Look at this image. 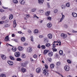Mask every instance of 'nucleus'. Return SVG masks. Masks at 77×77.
<instances>
[{"instance_id":"nucleus-1","label":"nucleus","mask_w":77,"mask_h":77,"mask_svg":"<svg viewBox=\"0 0 77 77\" xmlns=\"http://www.w3.org/2000/svg\"><path fill=\"white\" fill-rule=\"evenodd\" d=\"M42 70L43 71V74L45 75H47V76H48L49 74V73L48 72L49 70L48 69H46L45 67H44L42 69Z\"/></svg>"},{"instance_id":"nucleus-2","label":"nucleus","mask_w":77,"mask_h":77,"mask_svg":"<svg viewBox=\"0 0 77 77\" xmlns=\"http://www.w3.org/2000/svg\"><path fill=\"white\" fill-rule=\"evenodd\" d=\"M61 37L63 38V39H65L66 38H67V35L66 34L63 33H61L60 35Z\"/></svg>"},{"instance_id":"nucleus-3","label":"nucleus","mask_w":77,"mask_h":77,"mask_svg":"<svg viewBox=\"0 0 77 77\" xmlns=\"http://www.w3.org/2000/svg\"><path fill=\"white\" fill-rule=\"evenodd\" d=\"M15 57H19L20 56V53L19 52H16L14 54Z\"/></svg>"},{"instance_id":"nucleus-4","label":"nucleus","mask_w":77,"mask_h":77,"mask_svg":"<svg viewBox=\"0 0 77 77\" xmlns=\"http://www.w3.org/2000/svg\"><path fill=\"white\" fill-rule=\"evenodd\" d=\"M64 69L66 71H68L69 70V67L68 66H66L64 67Z\"/></svg>"},{"instance_id":"nucleus-5","label":"nucleus","mask_w":77,"mask_h":77,"mask_svg":"<svg viewBox=\"0 0 77 77\" xmlns=\"http://www.w3.org/2000/svg\"><path fill=\"white\" fill-rule=\"evenodd\" d=\"M32 51V48L31 47H29L27 49V51L28 52H31Z\"/></svg>"},{"instance_id":"nucleus-6","label":"nucleus","mask_w":77,"mask_h":77,"mask_svg":"<svg viewBox=\"0 0 77 77\" xmlns=\"http://www.w3.org/2000/svg\"><path fill=\"white\" fill-rule=\"evenodd\" d=\"M7 62L10 65H14V63H13V62L12 61H8Z\"/></svg>"},{"instance_id":"nucleus-7","label":"nucleus","mask_w":77,"mask_h":77,"mask_svg":"<svg viewBox=\"0 0 77 77\" xmlns=\"http://www.w3.org/2000/svg\"><path fill=\"white\" fill-rule=\"evenodd\" d=\"M48 54L50 57H51V56H53V52L52 51L49 52L48 53Z\"/></svg>"},{"instance_id":"nucleus-8","label":"nucleus","mask_w":77,"mask_h":77,"mask_svg":"<svg viewBox=\"0 0 77 77\" xmlns=\"http://www.w3.org/2000/svg\"><path fill=\"white\" fill-rule=\"evenodd\" d=\"M36 72L37 73H39L41 72V68H37L36 69Z\"/></svg>"},{"instance_id":"nucleus-9","label":"nucleus","mask_w":77,"mask_h":77,"mask_svg":"<svg viewBox=\"0 0 77 77\" xmlns=\"http://www.w3.org/2000/svg\"><path fill=\"white\" fill-rule=\"evenodd\" d=\"M48 36L49 39H51L53 37V35L50 33H49L48 34Z\"/></svg>"},{"instance_id":"nucleus-10","label":"nucleus","mask_w":77,"mask_h":77,"mask_svg":"<svg viewBox=\"0 0 77 77\" xmlns=\"http://www.w3.org/2000/svg\"><path fill=\"white\" fill-rule=\"evenodd\" d=\"M49 52V50L45 49L44 50V54H47V53H48Z\"/></svg>"},{"instance_id":"nucleus-11","label":"nucleus","mask_w":77,"mask_h":77,"mask_svg":"<svg viewBox=\"0 0 77 77\" xmlns=\"http://www.w3.org/2000/svg\"><path fill=\"white\" fill-rule=\"evenodd\" d=\"M38 2L40 5H42L44 2V0H38Z\"/></svg>"},{"instance_id":"nucleus-12","label":"nucleus","mask_w":77,"mask_h":77,"mask_svg":"<svg viewBox=\"0 0 77 77\" xmlns=\"http://www.w3.org/2000/svg\"><path fill=\"white\" fill-rule=\"evenodd\" d=\"M21 71L23 72H25L26 71V69L24 67H22L21 68Z\"/></svg>"},{"instance_id":"nucleus-13","label":"nucleus","mask_w":77,"mask_h":77,"mask_svg":"<svg viewBox=\"0 0 77 77\" xmlns=\"http://www.w3.org/2000/svg\"><path fill=\"white\" fill-rule=\"evenodd\" d=\"M5 41H9V36H7L5 38Z\"/></svg>"},{"instance_id":"nucleus-14","label":"nucleus","mask_w":77,"mask_h":77,"mask_svg":"<svg viewBox=\"0 0 77 77\" xmlns=\"http://www.w3.org/2000/svg\"><path fill=\"white\" fill-rule=\"evenodd\" d=\"M27 65V63L25 62V63H23L22 64V66H23L24 67H25L26 66V65Z\"/></svg>"},{"instance_id":"nucleus-15","label":"nucleus","mask_w":77,"mask_h":77,"mask_svg":"<svg viewBox=\"0 0 77 77\" xmlns=\"http://www.w3.org/2000/svg\"><path fill=\"white\" fill-rule=\"evenodd\" d=\"M72 15L74 17H77V14L75 13H72Z\"/></svg>"},{"instance_id":"nucleus-16","label":"nucleus","mask_w":77,"mask_h":77,"mask_svg":"<svg viewBox=\"0 0 77 77\" xmlns=\"http://www.w3.org/2000/svg\"><path fill=\"white\" fill-rule=\"evenodd\" d=\"M45 14L46 16H47V17H48V16L50 14V11H47L46 12Z\"/></svg>"},{"instance_id":"nucleus-17","label":"nucleus","mask_w":77,"mask_h":77,"mask_svg":"<svg viewBox=\"0 0 77 77\" xmlns=\"http://www.w3.org/2000/svg\"><path fill=\"white\" fill-rule=\"evenodd\" d=\"M64 18H65V15L63 14L62 17L60 19V22H62V20H63V19H64Z\"/></svg>"},{"instance_id":"nucleus-18","label":"nucleus","mask_w":77,"mask_h":77,"mask_svg":"<svg viewBox=\"0 0 77 77\" xmlns=\"http://www.w3.org/2000/svg\"><path fill=\"white\" fill-rule=\"evenodd\" d=\"M1 57L2 59H3L4 60H5L6 59V57L3 55H1Z\"/></svg>"},{"instance_id":"nucleus-19","label":"nucleus","mask_w":77,"mask_h":77,"mask_svg":"<svg viewBox=\"0 0 77 77\" xmlns=\"http://www.w3.org/2000/svg\"><path fill=\"white\" fill-rule=\"evenodd\" d=\"M61 64V63H60V61L58 62L57 63H56V65L57 66H60Z\"/></svg>"},{"instance_id":"nucleus-20","label":"nucleus","mask_w":77,"mask_h":77,"mask_svg":"<svg viewBox=\"0 0 77 77\" xmlns=\"http://www.w3.org/2000/svg\"><path fill=\"white\" fill-rule=\"evenodd\" d=\"M18 49L19 51H21L22 50H23V48L21 46H19L18 47Z\"/></svg>"},{"instance_id":"nucleus-21","label":"nucleus","mask_w":77,"mask_h":77,"mask_svg":"<svg viewBox=\"0 0 77 77\" xmlns=\"http://www.w3.org/2000/svg\"><path fill=\"white\" fill-rule=\"evenodd\" d=\"M47 26L48 28H50V27H51L52 25L50 23H48L47 24Z\"/></svg>"},{"instance_id":"nucleus-22","label":"nucleus","mask_w":77,"mask_h":77,"mask_svg":"<svg viewBox=\"0 0 77 77\" xmlns=\"http://www.w3.org/2000/svg\"><path fill=\"white\" fill-rule=\"evenodd\" d=\"M66 7V6L65 5H63L61 6V8L63 9H65Z\"/></svg>"},{"instance_id":"nucleus-23","label":"nucleus","mask_w":77,"mask_h":77,"mask_svg":"<svg viewBox=\"0 0 77 77\" xmlns=\"http://www.w3.org/2000/svg\"><path fill=\"white\" fill-rule=\"evenodd\" d=\"M38 32H39V31L38 29H36L34 31V33H38Z\"/></svg>"},{"instance_id":"nucleus-24","label":"nucleus","mask_w":77,"mask_h":77,"mask_svg":"<svg viewBox=\"0 0 77 77\" xmlns=\"http://www.w3.org/2000/svg\"><path fill=\"white\" fill-rule=\"evenodd\" d=\"M12 50L14 52H15L17 51V48H12Z\"/></svg>"},{"instance_id":"nucleus-25","label":"nucleus","mask_w":77,"mask_h":77,"mask_svg":"<svg viewBox=\"0 0 77 77\" xmlns=\"http://www.w3.org/2000/svg\"><path fill=\"white\" fill-rule=\"evenodd\" d=\"M9 27V25L8 24H5L4 28H6V27Z\"/></svg>"},{"instance_id":"nucleus-26","label":"nucleus","mask_w":77,"mask_h":77,"mask_svg":"<svg viewBox=\"0 0 77 77\" xmlns=\"http://www.w3.org/2000/svg\"><path fill=\"white\" fill-rule=\"evenodd\" d=\"M51 45L49 43H47L45 45V46L47 47H50V46Z\"/></svg>"},{"instance_id":"nucleus-27","label":"nucleus","mask_w":77,"mask_h":77,"mask_svg":"<svg viewBox=\"0 0 77 77\" xmlns=\"http://www.w3.org/2000/svg\"><path fill=\"white\" fill-rule=\"evenodd\" d=\"M13 2L15 4H17L18 3V2L17 0H13Z\"/></svg>"},{"instance_id":"nucleus-28","label":"nucleus","mask_w":77,"mask_h":77,"mask_svg":"<svg viewBox=\"0 0 77 77\" xmlns=\"http://www.w3.org/2000/svg\"><path fill=\"white\" fill-rule=\"evenodd\" d=\"M60 55H62L63 54V51L62 50H60L59 51V52Z\"/></svg>"},{"instance_id":"nucleus-29","label":"nucleus","mask_w":77,"mask_h":77,"mask_svg":"<svg viewBox=\"0 0 77 77\" xmlns=\"http://www.w3.org/2000/svg\"><path fill=\"white\" fill-rule=\"evenodd\" d=\"M25 40L26 39H25V37H23L21 38V40L22 41H23V42H24L25 41Z\"/></svg>"},{"instance_id":"nucleus-30","label":"nucleus","mask_w":77,"mask_h":77,"mask_svg":"<svg viewBox=\"0 0 77 77\" xmlns=\"http://www.w3.org/2000/svg\"><path fill=\"white\" fill-rule=\"evenodd\" d=\"M54 65L53 64H52L50 65V67L51 68H54Z\"/></svg>"},{"instance_id":"nucleus-31","label":"nucleus","mask_w":77,"mask_h":77,"mask_svg":"<svg viewBox=\"0 0 77 77\" xmlns=\"http://www.w3.org/2000/svg\"><path fill=\"white\" fill-rule=\"evenodd\" d=\"M13 18V15H11L9 16V19L11 20Z\"/></svg>"},{"instance_id":"nucleus-32","label":"nucleus","mask_w":77,"mask_h":77,"mask_svg":"<svg viewBox=\"0 0 77 77\" xmlns=\"http://www.w3.org/2000/svg\"><path fill=\"white\" fill-rule=\"evenodd\" d=\"M41 48H42V49H45V46L44 45H42L41 46Z\"/></svg>"},{"instance_id":"nucleus-33","label":"nucleus","mask_w":77,"mask_h":77,"mask_svg":"<svg viewBox=\"0 0 77 77\" xmlns=\"http://www.w3.org/2000/svg\"><path fill=\"white\" fill-rule=\"evenodd\" d=\"M35 11H36V8H32V9H31V11L32 12H34Z\"/></svg>"},{"instance_id":"nucleus-34","label":"nucleus","mask_w":77,"mask_h":77,"mask_svg":"<svg viewBox=\"0 0 77 77\" xmlns=\"http://www.w3.org/2000/svg\"><path fill=\"white\" fill-rule=\"evenodd\" d=\"M66 7H69V6H70V5H69V3H67L66 5Z\"/></svg>"},{"instance_id":"nucleus-35","label":"nucleus","mask_w":77,"mask_h":77,"mask_svg":"<svg viewBox=\"0 0 77 77\" xmlns=\"http://www.w3.org/2000/svg\"><path fill=\"white\" fill-rule=\"evenodd\" d=\"M10 58L11 59V60H15V58L12 56H10Z\"/></svg>"},{"instance_id":"nucleus-36","label":"nucleus","mask_w":77,"mask_h":77,"mask_svg":"<svg viewBox=\"0 0 77 77\" xmlns=\"http://www.w3.org/2000/svg\"><path fill=\"white\" fill-rule=\"evenodd\" d=\"M38 12L39 13H43V12H44V10L42 9L40 10Z\"/></svg>"},{"instance_id":"nucleus-37","label":"nucleus","mask_w":77,"mask_h":77,"mask_svg":"<svg viewBox=\"0 0 77 77\" xmlns=\"http://www.w3.org/2000/svg\"><path fill=\"white\" fill-rule=\"evenodd\" d=\"M26 55H25V54H22V58H25V57H26Z\"/></svg>"},{"instance_id":"nucleus-38","label":"nucleus","mask_w":77,"mask_h":77,"mask_svg":"<svg viewBox=\"0 0 77 77\" xmlns=\"http://www.w3.org/2000/svg\"><path fill=\"white\" fill-rule=\"evenodd\" d=\"M17 61H21L22 60L20 58H18L17 59Z\"/></svg>"},{"instance_id":"nucleus-39","label":"nucleus","mask_w":77,"mask_h":77,"mask_svg":"<svg viewBox=\"0 0 77 77\" xmlns=\"http://www.w3.org/2000/svg\"><path fill=\"white\" fill-rule=\"evenodd\" d=\"M0 77H6V75L5 74H2L1 75Z\"/></svg>"},{"instance_id":"nucleus-40","label":"nucleus","mask_w":77,"mask_h":77,"mask_svg":"<svg viewBox=\"0 0 77 77\" xmlns=\"http://www.w3.org/2000/svg\"><path fill=\"white\" fill-rule=\"evenodd\" d=\"M47 19H48V20H50V21H51V19H52V18H51V17H47Z\"/></svg>"},{"instance_id":"nucleus-41","label":"nucleus","mask_w":77,"mask_h":77,"mask_svg":"<svg viewBox=\"0 0 77 77\" xmlns=\"http://www.w3.org/2000/svg\"><path fill=\"white\" fill-rule=\"evenodd\" d=\"M28 33L30 34V33H32V31L30 29H28Z\"/></svg>"},{"instance_id":"nucleus-42","label":"nucleus","mask_w":77,"mask_h":77,"mask_svg":"<svg viewBox=\"0 0 77 77\" xmlns=\"http://www.w3.org/2000/svg\"><path fill=\"white\" fill-rule=\"evenodd\" d=\"M45 68L46 69H48V66H47V64H45Z\"/></svg>"},{"instance_id":"nucleus-43","label":"nucleus","mask_w":77,"mask_h":77,"mask_svg":"<svg viewBox=\"0 0 77 77\" xmlns=\"http://www.w3.org/2000/svg\"><path fill=\"white\" fill-rule=\"evenodd\" d=\"M25 4V2H24V0H23L22 1V2L21 5H24Z\"/></svg>"},{"instance_id":"nucleus-44","label":"nucleus","mask_w":77,"mask_h":77,"mask_svg":"<svg viewBox=\"0 0 77 77\" xmlns=\"http://www.w3.org/2000/svg\"><path fill=\"white\" fill-rule=\"evenodd\" d=\"M67 62L68 63H71V61L70 60H67Z\"/></svg>"},{"instance_id":"nucleus-45","label":"nucleus","mask_w":77,"mask_h":77,"mask_svg":"<svg viewBox=\"0 0 77 77\" xmlns=\"http://www.w3.org/2000/svg\"><path fill=\"white\" fill-rule=\"evenodd\" d=\"M44 40L45 41V42H48V39H47L44 38Z\"/></svg>"},{"instance_id":"nucleus-46","label":"nucleus","mask_w":77,"mask_h":77,"mask_svg":"<svg viewBox=\"0 0 77 77\" xmlns=\"http://www.w3.org/2000/svg\"><path fill=\"white\" fill-rule=\"evenodd\" d=\"M54 44L52 45V46L53 47V48H55L56 47V44L54 43H53Z\"/></svg>"},{"instance_id":"nucleus-47","label":"nucleus","mask_w":77,"mask_h":77,"mask_svg":"<svg viewBox=\"0 0 77 77\" xmlns=\"http://www.w3.org/2000/svg\"><path fill=\"white\" fill-rule=\"evenodd\" d=\"M5 11V10H4L3 9H0V12H3Z\"/></svg>"},{"instance_id":"nucleus-48","label":"nucleus","mask_w":77,"mask_h":77,"mask_svg":"<svg viewBox=\"0 0 77 77\" xmlns=\"http://www.w3.org/2000/svg\"><path fill=\"white\" fill-rule=\"evenodd\" d=\"M64 27H65V28H68V26L66 25H64Z\"/></svg>"},{"instance_id":"nucleus-49","label":"nucleus","mask_w":77,"mask_h":77,"mask_svg":"<svg viewBox=\"0 0 77 77\" xmlns=\"http://www.w3.org/2000/svg\"><path fill=\"white\" fill-rule=\"evenodd\" d=\"M47 4L48 7V8H50V4L49 3H48Z\"/></svg>"},{"instance_id":"nucleus-50","label":"nucleus","mask_w":77,"mask_h":77,"mask_svg":"<svg viewBox=\"0 0 77 77\" xmlns=\"http://www.w3.org/2000/svg\"><path fill=\"white\" fill-rule=\"evenodd\" d=\"M13 27L15 28V27H16V26H17V24H14L13 25Z\"/></svg>"},{"instance_id":"nucleus-51","label":"nucleus","mask_w":77,"mask_h":77,"mask_svg":"<svg viewBox=\"0 0 77 77\" xmlns=\"http://www.w3.org/2000/svg\"><path fill=\"white\" fill-rule=\"evenodd\" d=\"M53 51L54 52V51H57V49L55 48L53 49Z\"/></svg>"},{"instance_id":"nucleus-52","label":"nucleus","mask_w":77,"mask_h":77,"mask_svg":"<svg viewBox=\"0 0 77 77\" xmlns=\"http://www.w3.org/2000/svg\"><path fill=\"white\" fill-rule=\"evenodd\" d=\"M30 38L31 39V41L33 42V37H31Z\"/></svg>"},{"instance_id":"nucleus-53","label":"nucleus","mask_w":77,"mask_h":77,"mask_svg":"<svg viewBox=\"0 0 77 77\" xmlns=\"http://www.w3.org/2000/svg\"><path fill=\"white\" fill-rule=\"evenodd\" d=\"M54 13H57V9H56L55 10H54Z\"/></svg>"},{"instance_id":"nucleus-54","label":"nucleus","mask_w":77,"mask_h":77,"mask_svg":"<svg viewBox=\"0 0 77 77\" xmlns=\"http://www.w3.org/2000/svg\"><path fill=\"white\" fill-rule=\"evenodd\" d=\"M37 48H41V46H40V45H38L37 46Z\"/></svg>"},{"instance_id":"nucleus-55","label":"nucleus","mask_w":77,"mask_h":77,"mask_svg":"<svg viewBox=\"0 0 77 77\" xmlns=\"http://www.w3.org/2000/svg\"><path fill=\"white\" fill-rule=\"evenodd\" d=\"M33 57L34 58H36V57H37V55H36V54H34Z\"/></svg>"},{"instance_id":"nucleus-56","label":"nucleus","mask_w":77,"mask_h":77,"mask_svg":"<svg viewBox=\"0 0 77 77\" xmlns=\"http://www.w3.org/2000/svg\"><path fill=\"white\" fill-rule=\"evenodd\" d=\"M17 24V23H16V20H14V21H13V24Z\"/></svg>"},{"instance_id":"nucleus-57","label":"nucleus","mask_w":77,"mask_h":77,"mask_svg":"<svg viewBox=\"0 0 77 77\" xmlns=\"http://www.w3.org/2000/svg\"><path fill=\"white\" fill-rule=\"evenodd\" d=\"M72 32H73V33H77V31H75L74 30H72Z\"/></svg>"},{"instance_id":"nucleus-58","label":"nucleus","mask_w":77,"mask_h":77,"mask_svg":"<svg viewBox=\"0 0 77 77\" xmlns=\"http://www.w3.org/2000/svg\"><path fill=\"white\" fill-rule=\"evenodd\" d=\"M51 58H49L48 59V61H49V62H51Z\"/></svg>"},{"instance_id":"nucleus-59","label":"nucleus","mask_w":77,"mask_h":77,"mask_svg":"<svg viewBox=\"0 0 77 77\" xmlns=\"http://www.w3.org/2000/svg\"><path fill=\"white\" fill-rule=\"evenodd\" d=\"M58 43V41H54L53 42V44H55V43Z\"/></svg>"},{"instance_id":"nucleus-60","label":"nucleus","mask_w":77,"mask_h":77,"mask_svg":"<svg viewBox=\"0 0 77 77\" xmlns=\"http://www.w3.org/2000/svg\"><path fill=\"white\" fill-rule=\"evenodd\" d=\"M5 17H3L2 18V20H5Z\"/></svg>"},{"instance_id":"nucleus-61","label":"nucleus","mask_w":77,"mask_h":77,"mask_svg":"<svg viewBox=\"0 0 77 77\" xmlns=\"http://www.w3.org/2000/svg\"><path fill=\"white\" fill-rule=\"evenodd\" d=\"M30 60L31 62H33V61H34V60H33V58H30Z\"/></svg>"},{"instance_id":"nucleus-62","label":"nucleus","mask_w":77,"mask_h":77,"mask_svg":"<svg viewBox=\"0 0 77 77\" xmlns=\"http://www.w3.org/2000/svg\"><path fill=\"white\" fill-rule=\"evenodd\" d=\"M23 0H20L19 1V2L20 3H21H21H22V2H23Z\"/></svg>"},{"instance_id":"nucleus-63","label":"nucleus","mask_w":77,"mask_h":77,"mask_svg":"<svg viewBox=\"0 0 77 77\" xmlns=\"http://www.w3.org/2000/svg\"><path fill=\"white\" fill-rule=\"evenodd\" d=\"M28 44L27 43H25L24 44V45H27Z\"/></svg>"},{"instance_id":"nucleus-64","label":"nucleus","mask_w":77,"mask_h":77,"mask_svg":"<svg viewBox=\"0 0 77 77\" xmlns=\"http://www.w3.org/2000/svg\"><path fill=\"white\" fill-rule=\"evenodd\" d=\"M12 37H14L15 36V35L14 34H13L11 35Z\"/></svg>"}]
</instances>
